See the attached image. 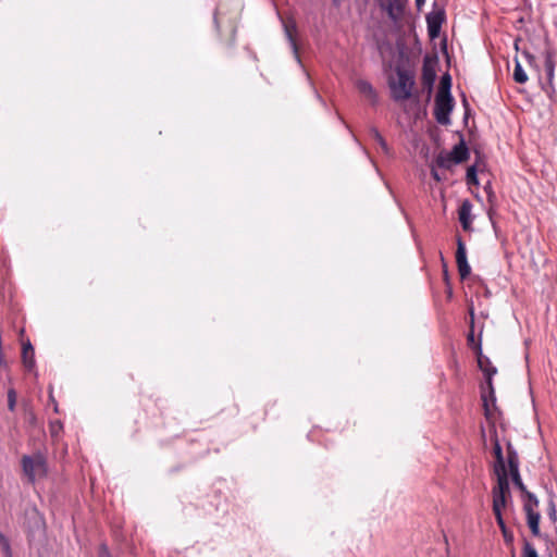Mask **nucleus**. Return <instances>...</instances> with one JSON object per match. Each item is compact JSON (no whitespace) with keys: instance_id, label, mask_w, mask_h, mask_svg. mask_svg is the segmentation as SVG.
<instances>
[{"instance_id":"nucleus-1","label":"nucleus","mask_w":557,"mask_h":557,"mask_svg":"<svg viewBox=\"0 0 557 557\" xmlns=\"http://www.w3.org/2000/svg\"><path fill=\"white\" fill-rule=\"evenodd\" d=\"M414 86L413 75L405 70L398 69L396 77L389 81L392 97L395 101H405L412 95Z\"/></svg>"},{"instance_id":"nucleus-2","label":"nucleus","mask_w":557,"mask_h":557,"mask_svg":"<svg viewBox=\"0 0 557 557\" xmlns=\"http://www.w3.org/2000/svg\"><path fill=\"white\" fill-rule=\"evenodd\" d=\"M22 468L28 481L34 483L44 479L48 473L47 460L40 453L34 455H25L22 458Z\"/></svg>"},{"instance_id":"nucleus-3","label":"nucleus","mask_w":557,"mask_h":557,"mask_svg":"<svg viewBox=\"0 0 557 557\" xmlns=\"http://www.w3.org/2000/svg\"><path fill=\"white\" fill-rule=\"evenodd\" d=\"M454 109V98L451 95L437 92L435 97L434 117L441 125L450 124V113Z\"/></svg>"},{"instance_id":"nucleus-4","label":"nucleus","mask_w":557,"mask_h":557,"mask_svg":"<svg viewBox=\"0 0 557 557\" xmlns=\"http://www.w3.org/2000/svg\"><path fill=\"white\" fill-rule=\"evenodd\" d=\"M525 495H527V498L524 499V503H523V510L527 515V523L531 530V533L534 536H539L540 535V518H541V515L537 510L539 500L533 494H531L529 492H527Z\"/></svg>"},{"instance_id":"nucleus-5","label":"nucleus","mask_w":557,"mask_h":557,"mask_svg":"<svg viewBox=\"0 0 557 557\" xmlns=\"http://www.w3.org/2000/svg\"><path fill=\"white\" fill-rule=\"evenodd\" d=\"M493 512H500L510 496L508 475H498L497 484L493 487Z\"/></svg>"},{"instance_id":"nucleus-6","label":"nucleus","mask_w":557,"mask_h":557,"mask_svg":"<svg viewBox=\"0 0 557 557\" xmlns=\"http://www.w3.org/2000/svg\"><path fill=\"white\" fill-rule=\"evenodd\" d=\"M468 156V148L463 143H460L459 145H456L447 156L440 154L436 159V163L438 166L446 168L450 161L454 163H461L467 160Z\"/></svg>"},{"instance_id":"nucleus-7","label":"nucleus","mask_w":557,"mask_h":557,"mask_svg":"<svg viewBox=\"0 0 557 557\" xmlns=\"http://www.w3.org/2000/svg\"><path fill=\"white\" fill-rule=\"evenodd\" d=\"M492 429H493V432L496 433L494 425L492 426ZM492 442H493V453L495 456V465H494L495 474H496V476L503 475V474L508 475L506 466H505V459L503 456V449H502V446L499 444V441H498L496 434L493 435Z\"/></svg>"},{"instance_id":"nucleus-8","label":"nucleus","mask_w":557,"mask_h":557,"mask_svg":"<svg viewBox=\"0 0 557 557\" xmlns=\"http://www.w3.org/2000/svg\"><path fill=\"white\" fill-rule=\"evenodd\" d=\"M456 263L461 278H466L470 274L471 268L468 263L466 246L461 238L457 239Z\"/></svg>"},{"instance_id":"nucleus-9","label":"nucleus","mask_w":557,"mask_h":557,"mask_svg":"<svg viewBox=\"0 0 557 557\" xmlns=\"http://www.w3.org/2000/svg\"><path fill=\"white\" fill-rule=\"evenodd\" d=\"M471 212H472V203L469 200H463L459 208L458 215H459V221L465 231L471 230V224L473 221Z\"/></svg>"},{"instance_id":"nucleus-10","label":"nucleus","mask_w":557,"mask_h":557,"mask_svg":"<svg viewBox=\"0 0 557 557\" xmlns=\"http://www.w3.org/2000/svg\"><path fill=\"white\" fill-rule=\"evenodd\" d=\"M479 349L481 350L480 347H479ZM478 364H479L480 370L487 377V384H488L491 391H493L492 376L497 372L496 368L492 366L490 359L487 357H484L481 351L479 352V356H478Z\"/></svg>"},{"instance_id":"nucleus-11","label":"nucleus","mask_w":557,"mask_h":557,"mask_svg":"<svg viewBox=\"0 0 557 557\" xmlns=\"http://www.w3.org/2000/svg\"><path fill=\"white\" fill-rule=\"evenodd\" d=\"M356 88L371 103H376L377 94H376L375 89L373 88V86L369 82H367L364 79H358L356 82Z\"/></svg>"},{"instance_id":"nucleus-12","label":"nucleus","mask_w":557,"mask_h":557,"mask_svg":"<svg viewBox=\"0 0 557 557\" xmlns=\"http://www.w3.org/2000/svg\"><path fill=\"white\" fill-rule=\"evenodd\" d=\"M34 357H35V351H34V347L32 346L30 342L27 341V342L23 343L22 358H23V362L26 368L32 369L34 367V364H35Z\"/></svg>"},{"instance_id":"nucleus-13","label":"nucleus","mask_w":557,"mask_h":557,"mask_svg":"<svg viewBox=\"0 0 557 557\" xmlns=\"http://www.w3.org/2000/svg\"><path fill=\"white\" fill-rule=\"evenodd\" d=\"M284 29H285L286 37L289 40L290 46H292V48L294 50V53H295L297 60L299 61V57H298V53H297V46H296V41H295V38H294V33L296 32L295 23L293 21L285 22L284 23Z\"/></svg>"},{"instance_id":"nucleus-14","label":"nucleus","mask_w":557,"mask_h":557,"mask_svg":"<svg viewBox=\"0 0 557 557\" xmlns=\"http://www.w3.org/2000/svg\"><path fill=\"white\" fill-rule=\"evenodd\" d=\"M435 77V71L432 67L424 65L422 70V83L425 87H428L429 92L432 91Z\"/></svg>"},{"instance_id":"nucleus-15","label":"nucleus","mask_w":557,"mask_h":557,"mask_svg":"<svg viewBox=\"0 0 557 557\" xmlns=\"http://www.w3.org/2000/svg\"><path fill=\"white\" fill-rule=\"evenodd\" d=\"M544 72L547 79V83L552 85L554 72H555V64L553 61L552 55L546 54L544 60Z\"/></svg>"},{"instance_id":"nucleus-16","label":"nucleus","mask_w":557,"mask_h":557,"mask_svg":"<svg viewBox=\"0 0 557 557\" xmlns=\"http://www.w3.org/2000/svg\"><path fill=\"white\" fill-rule=\"evenodd\" d=\"M404 8L403 0H387V11L389 16L395 17Z\"/></svg>"},{"instance_id":"nucleus-17","label":"nucleus","mask_w":557,"mask_h":557,"mask_svg":"<svg viewBox=\"0 0 557 557\" xmlns=\"http://www.w3.org/2000/svg\"><path fill=\"white\" fill-rule=\"evenodd\" d=\"M508 466H509L510 474L515 473V472H519L518 457H517V454L511 450L510 444L508 445Z\"/></svg>"},{"instance_id":"nucleus-18","label":"nucleus","mask_w":557,"mask_h":557,"mask_svg":"<svg viewBox=\"0 0 557 557\" xmlns=\"http://www.w3.org/2000/svg\"><path fill=\"white\" fill-rule=\"evenodd\" d=\"M513 79L519 84H524L528 81V75L519 62H516L513 69Z\"/></svg>"},{"instance_id":"nucleus-19","label":"nucleus","mask_w":557,"mask_h":557,"mask_svg":"<svg viewBox=\"0 0 557 557\" xmlns=\"http://www.w3.org/2000/svg\"><path fill=\"white\" fill-rule=\"evenodd\" d=\"M451 79L448 74L442 76L440 89L437 92H444V95H450Z\"/></svg>"},{"instance_id":"nucleus-20","label":"nucleus","mask_w":557,"mask_h":557,"mask_svg":"<svg viewBox=\"0 0 557 557\" xmlns=\"http://www.w3.org/2000/svg\"><path fill=\"white\" fill-rule=\"evenodd\" d=\"M0 550L4 554L5 557H12L11 547L8 539L0 534Z\"/></svg>"},{"instance_id":"nucleus-21","label":"nucleus","mask_w":557,"mask_h":557,"mask_svg":"<svg viewBox=\"0 0 557 557\" xmlns=\"http://www.w3.org/2000/svg\"><path fill=\"white\" fill-rule=\"evenodd\" d=\"M428 23H429L430 34L432 36H434L438 32V28L441 25V20L437 17H428Z\"/></svg>"},{"instance_id":"nucleus-22","label":"nucleus","mask_w":557,"mask_h":557,"mask_svg":"<svg viewBox=\"0 0 557 557\" xmlns=\"http://www.w3.org/2000/svg\"><path fill=\"white\" fill-rule=\"evenodd\" d=\"M467 182H468V184H474V185L479 184L478 176H476V169L474 165L470 166L467 170Z\"/></svg>"},{"instance_id":"nucleus-23","label":"nucleus","mask_w":557,"mask_h":557,"mask_svg":"<svg viewBox=\"0 0 557 557\" xmlns=\"http://www.w3.org/2000/svg\"><path fill=\"white\" fill-rule=\"evenodd\" d=\"M522 557H539L536 549L530 544L525 543L523 546Z\"/></svg>"},{"instance_id":"nucleus-24","label":"nucleus","mask_w":557,"mask_h":557,"mask_svg":"<svg viewBox=\"0 0 557 557\" xmlns=\"http://www.w3.org/2000/svg\"><path fill=\"white\" fill-rule=\"evenodd\" d=\"M16 405V393L13 388L8 392V407L11 411L15 409Z\"/></svg>"},{"instance_id":"nucleus-25","label":"nucleus","mask_w":557,"mask_h":557,"mask_svg":"<svg viewBox=\"0 0 557 557\" xmlns=\"http://www.w3.org/2000/svg\"><path fill=\"white\" fill-rule=\"evenodd\" d=\"M511 478H512V481L515 483V485L522 492H525V486L521 480V476H520V473L519 472H515V473H511Z\"/></svg>"},{"instance_id":"nucleus-26","label":"nucleus","mask_w":557,"mask_h":557,"mask_svg":"<svg viewBox=\"0 0 557 557\" xmlns=\"http://www.w3.org/2000/svg\"><path fill=\"white\" fill-rule=\"evenodd\" d=\"M495 515V518H496V522L498 524V527L500 528L502 532L503 533H506V524H505V521L503 519V515H502V511L500 512H494Z\"/></svg>"},{"instance_id":"nucleus-27","label":"nucleus","mask_w":557,"mask_h":557,"mask_svg":"<svg viewBox=\"0 0 557 557\" xmlns=\"http://www.w3.org/2000/svg\"><path fill=\"white\" fill-rule=\"evenodd\" d=\"M99 557H111L110 556V553H109V549L106 545H101L99 547Z\"/></svg>"},{"instance_id":"nucleus-28","label":"nucleus","mask_w":557,"mask_h":557,"mask_svg":"<svg viewBox=\"0 0 557 557\" xmlns=\"http://www.w3.org/2000/svg\"><path fill=\"white\" fill-rule=\"evenodd\" d=\"M549 517L553 520L556 519V509H555V504L553 502L549 504Z\"/></svg>"},{"instance_id":"nucleus-29","label":"nucleus","mask_w":557,"mask_h":557,"mask_svg":"<svg viewBox=\"0 0 557 557\" xmlns=\"http://www.w3.org/2000/svg\"><path fill=\"white\" fill-rule=\"evenodd\" d=\"M3 363L2 343L0 342V364Z\"/></svg>"},{"instance_id":"nucleus-30","label":"nucleus","mask_w":557,"mask_h":557,"mask_svg":"<svg viewBox=\"0 0 557 557\" xmlns=\"http://www.w3.org/2000/svg\"><path fill=\"white\" fill-rule=\"evenodd\" d=\"M432 176L436 180V181H440V176L437 174V172L435 170L432 171Z\"/></svg>"},{"instance_id":"nucleus-31","label":"nucleus","mask_w":557,"mask_h":557,"mask_svg":"<svg viewBox=\"0 0 557 557\" xmlns=\"http://www.w3.org/2000/svg\"><path fill=\"white\" fill-rule=\"evenodd\" d=\"M474 341V335H473V332H471L469 335H468V342L469 343H472Z\"/></svg>"},{"instance_id":"nucleus-32","label":"nucleus","mask_w":557,"mask_h":557,"mask_svg":"<svg viewBox=\"0 0 557 557\" xmlns=\"http://www.w3.org/2000/svg\"><path fill=\"white\" fill-rule=\"evenodd\" d=\"M484 406H485V413H486V416H488L490 414V410L487 408V404H486L485 399H484Z\"/></svg>"},{"instance_id":"nucleus-33","label":"nucleus","mask_w":557,"mask_h":557,"mask_svg":"<svg viewBox=\"0 0 557 557\" xmlns=\"http://www.w3.org/2000/svg\"><path fill=\"white\" fill-rule=\"evenodd\" d=\"M504 534V537L507 540L508 539V530L506 529V533H503Z\"/></svg>"},{"instance_id":"nucleus-34","label":"nucleus","mask_w":557,"mask_h":557,"mask_svg":"<svg viewBox=\"0 0 557 557\" xmlns=\"http://www.w3.org/2000/svg\"><path fill=\"white\" fill-rule=\"evenodd\" d=\"M417 1V4L420 5L421 3L424 2V0H416Z\"/></svg>"},{"instance_id":"nucleus-35","label":"nucleus","mask_w":557,"mask_h":557,"mask_svg":"<svg viewBox=\"0 0 557 557\" xmlns=\"http://www.w3.org/2000/svg\"><path fill=\"white\" fill-rule=\"evenodd\" d=\"M493 196H494V195H493L492 193H491V194H488V201H491V200H492V197H493Z\"/></svg>"},{"instance_id":"nucleus-36","label":"nucleus","mask_w":557,"mask_h":557,"mask_svg":"<svg viewBox=\"0 0 557 557\" xmlns=\"http://www.w3.org/2000/svg\"><path fill=\"white\" fill-rule=\"evenodd\" d=\"M376 137L382 141L380 134L376 133Z\"/></svg>"}]
</instances>
